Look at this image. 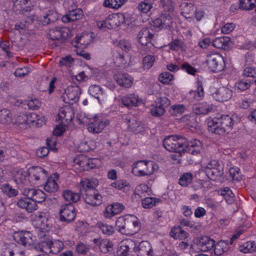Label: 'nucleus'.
<instances>
[{
  "mask_svg": "<svg viewBox=\"0 0 256 256\" xmlns=\"http://www.w3.org/2000/svg\"><path fill=\"white\" fill-rule=\"evenodd\" d=\"M187 138L181 136L170 135L163 140V146L169 152L183 153L184 148L188 146Z\"/></svg>",
  "mask_w": 256,
  "mask_h": 256,
  "instance_id": "nucleus-1",
  "label": "nucleus"
},
{
  "mask_svg": "<svg viewBox=\"0 0 256 256\" xmlns=\"http://www.w3.org/2000/svg\"><path fill=\"white\" fill-rule=\"evenodd\" d=\"M158 168V164L154 162L140 160L133 164L132 172L137 176H149Z\"/></svg>",
  "mask_w": 256,
  "mask_h": 256,
  "instance_id": "nucleus-2",
  "label": "nucleus"
},
{
  "mask_svg": "<svg viewBox=\"0 0 256 256\" xmlns=\"http://www.w3.org/2000/svg\"><path fill=\"white\" fill-rule=\"evenodd\" d=\"M124 22V16L122 14L109 15L104 20L97 22V26L100 28H108L113 29L116 28Z\"/></svg>",
  "mask_w": 256,
  "mask_h": 256,
  "instance_id": "nucleus-3",
  "label": "nucleus"
},
{
  "mask_svg": "<svg viewBox=\"0 0 256 256\" xmlns=\"http://www.w3.org/2000/svg\"><path fill=\"white\" fill-rule=\"evenodd\" d=\"M170 104V100L165 96L158 97L151 106L150 112L154 117H160L166 112V108Z\"/></svg>",
  "mask_w": 256,
  "mask_h": 256,
  "instance_id": "nucleus-4",
  "label": "nucleus"
},
{
  "mask_svg": "<svg viewBox=\"0 0 256 256\" xmlns=\"http://www.w3.org/2000/svg\"><path fill=\"white\" fill-rule=\"evenodd\" d=\"M206 62L209 68L214 72L221 71L224 68L223 58L218 53L207 54Z\"/></svg>",
  "mask_w": 256,
  "mask_h": 256,
  "instance_id": "nucleus-5",
  "label": "nucleus"
},
{
  "mask_svg": "<svg viewBox=\"0 0 256 256\" xmlns=\"http://www.w3.org/2000/svg\"><path fill=\"white\" fill-rule=\"evenodd\" d=\"M80 94L81 89L78 86L76 85L68 86L63 95L64 101L70 104H73L78 100Z\"/></svg>",
  "mask_w": 256,
  "mask_h": 256,
  "instance_id": "nucleus-6",
  "label": "nucleus"
},
{
  "mask_svg": "<svg viewBox=\"0 0 256 256\" xmlns=\"http://www.w3.org/2000/svg\"><path fill=\"white\" fill-rule=\"evenodd\" d=\"M60 220L67 223L72 222L76 217V213L74 206L66 204L61 206L59 210Z\"/></svg>",
  "mask_w": 256,
  "mask_h": 256,
  "instance_id": "nucleus-7",
  "label": "nucleus"
},
{
  "mask_svg": "<svg viewBox=\"0 0 256 256\" xmlns=\"http://www.w3.org/2000/svg\"><path fill=\"white\" fill-rule=\"evenodd\" d=\"M152 30L151 28H142L138 33L137 38L138 42L142 46H148L149 50L150 48H154V46L151 43V41L154 37Z\"/></svg>",
  "mask_w": 256,
  "mask_h": 256,
  "instance_id": "nucleus-8",
  "label": "nucleus"
},
{
  "mask_svg": "<svg viewBox=\"0 0 256 256\" xmlns=\"http://www.w3.org/2000/svg\"><path fill=\"white\" fill-rule=\"evenodd\" d=\"M122 121L128 125L130 130L135 134H138L144 130V124L136 120L132 114H124L122 116Z\"/></svg>",
  "mask_w": 256,
  "mask_h": 256,
  "instance_id": "nucleus-9",
  "label": "nucleus"
},
{
  "mask_svg": "<svg viewBox=\"0 0 256 256\" xmlns=\"http://www.w3.org/2000/svg\"><path fill=\"white\" fill-rule=\"evenodd\" d=\"M108 124V122L103 118L94 116L90 120L88 126V132L93 134H98L102 132L104 127Z\"/></svg>",
  "mask_w": 256,
  "mask_h": 256,
  "instance_id": "nucleus-10",
  "label": "nucleus"
},
{
  "mask_svg": "<svg viewBox=\"0 0 256 256\" xmlns=\"http://www.w3.org/2000/svg\"><path fill=\"white\" fill-rule=\"evenodd\" d=\"M13 238L16 242L25 246H30L34 242L32 234L27 231L15 232Z\"/></svg>",
  "mask_w": 256,
  "mask_h": 256,
  "instance_id": "nucleus-11",
  "label": "nucleus"
},
{
  "mask_svg": "<svg viewBox=\"0 0 256 256\" xmlns=\"http://www.w3.org/2000/svg\"><path fill=\"white\" fill-rule=\"evenodd\" d=\"M23 194L26 196L30 198L36 204L43 202L46 198V194L40 189L34 188H26L23 191Z\"/></svg>",
  "mask_w": 256,
  "mask_h": 256,
  "instance_id": "nucleus-12",
  "label": "nucleus"
},
{
  "mask_svg": "<svg viewBox=\"0 0 256 256\" xmlns=\"http://www.w3.org/2000/svg\"><path fill=\"white\" fill-rule=\"evenodd\" d=\"M174 20L169 14L162 13L153 21L154 26L160 28H168L172 26Z\"/></svg>",
  "mask_w": 256,
  "mask_h": 256,
  "instance_id": "nucleus-13",
  "label": "nucleus"
},
{
  "mask_svg": "<svg viewBox=\"0 0 256 256\" xmlns=\"http://www.w3.org/2000/svg\"><path fill=\"white\" fill-rule=\"evenodd\" d=\"M84 198L86 204L92 206L100 205L102 202V196L96 190H88Z\"/></svg>",
  "mask_w": 256,
  "mask_h": 256,
  "instance_id": "nucleus-14",
  "label": "nucleus"
},
{
  "mask_svg": "<svg viewBox=\"0 0 256 256\" xmlns=\"http://www.w3.org/2000/svg\"><path fill=\"white\" fill-rule=\"evenodd\" d=\"M69 30L64 27H55L49 30L48 35L52 40L65 39L68 37Z\"/></svg>",
  "mask_w": 256,
  "mask_h": 256,
  "instance_id": "nucleus-15",
  "label": "nucleus"
},
{
  "mask_svg": "<svg viewBox=\"0 0 256 256\" xmlns=\"http://www.w3.org/2000/svg\"><path fill=\"white\" fill-rule=\"evenodd\" d=\"M232 90L226 87H221L212 94V97L218 102H227L230 100L232 96Z\"/></svg>",
  "mask_w": 256,
  "mask_h": 256,
  "instance_id": "nucleus-16",
  "label": "nucleus"
},
{
  "mask_svg": "<svg viewBox=\"0 0 256 256\" xmlns=\"http://www.w3.org/2000/svg\"><path fill=\"white\" fill-rule=\"evenodd\" d=\"M16 205L18 208L25 210L28 212H32L38 208L37 204L28 196L19 198L16 202Z\"/></svg>",
  "mask_w": 256,
  "mask_h": 256,
  "instance_id": "nucleus-17",
  "label": "nucleus"
},
{
  "mask_svg": "<svg viewBox=\"0 0 256 256\" xmlns=\"http://www.w3.org/2000/svg\"><path fill=\"white\" fill-rule=\"evenodd\" d=\"M93 243L98 246L100 251L104 254L110 252L113 250V244L108 239L96 238L92 240Z\"/></svg>",
  "mask_w": 256,
  "mask_h": 256,
  "instance_id": "nucleus-18",
  "label": "nucleus"
},
{
  "mask_svg": "<svg viewBox=\"0 0 256 256\" xmlns=\"http://www.w3.org/2000/svg\"><path fill=\"white\" fill-rule=\"evenodd\" d=\"M122 104L128 108L137 106L142 103V100L138 95L135 94H130L124 96L121 98Z\"/></svg>",
  "mask_w": 256,
  "mask_h": 256,
  "instance_id": "nucleus-19",
  "label": "nucleus"
},
{
  "mask_svg": "<svg viewBox=\"0 0 256 256\" xmlns=\"http://www.w3.org/2000/svg\"><path fill=\"white\" fill-rule=\"evenodd\" d=\"M134 252L138 256H153L154 254L152 246L148 241H142L138 246L136 244Z\"/></svg>",
  "mask_w": 256,
  "mask_h": 256,
  "instance_id": "nucleus-20",
  "label": "nucleus"
},
{
  "mask_svg": "<svg viewBox=\"0 0 256 256\" xmlns=\"http://www.w3.org/2000/svg\"><path fill=\"white\" fill-rule=\"evenodd\" d=\"M136 244L132 240H127L123 242L118 250V256H128L132 250L134 252Z\"/></svg>",
  "mask_w": 256,
  "mask_h": 256,
  "instance_id": "nucleus-21",
  "label": "nucleus"
},
{
  "mask_svg": "<svg viewBox=\"0 0 256 256\" xmlns=\"http://www.w3.org/2000/svg\"><path fill=\"white\" fill-rule=\"evenodd\" d=\"M198 248L203 252H208L214 246V241L208 236H202L196 242Z\"/></svg>",
  "mask_w": 256,
  "mask_h": 256,
  "instance_id": "nucleus-22",
  "label": "nucleus"
},
{
  "mask_svg": "<svg viewBox=\"0 0 256 256\" xmlns=\"http://www.w3.org/2000/svg\"><path fill=\"white\" fill-rule=\"evenodd\" d=\"M31 0H12L13 2V10L16 12L24 13L30 11L32 8L30 6Z\"/></svg>",
  "mask_w": 256,
  "mask_h": 256,
  "instance_id": "nucleus-23",
  "label": "nucleus"
},
{
  "mask_svg": "<svg viewBox=\"0 0 256 256\" xmlns=\"http://www.w3.org/2000/svg\"><path fill=\"white\" fill-rule=\"evenodd\" d=\"M46 144L48 147H42L36 152V156L40 158H42L48 155L49 152V150H51L55 152L58 150L57 148L54 146L56 144V141L48 138L46 140Z\"/></svg>",
  "mask_w": 256,
  "mask_h": 256,
  "instance_id": "nucleus-24",
  "label": "nucleus"
},
{
  "mask_svg": "<svg viewBox=\"0 0 256 256\" xmlns=\"http://www.w3.org/2000/svg\"><path fill=\"white\" fill-rule=\"evenodd\" d=\"M116 226L119 232L123 234L132 235L131 226L128 220L123 218H120L116 222Z\"/></svg>",
  "mask_w": 256,
  "mask_h": 256,
  "instance_id": "nucleus-25",
  "label": "nucleus"
},
{
  "mask_svg": "<svg viewBox=\"0 0 256 256\" xmlns=\"http://www.w3.org/2000/svg\"><path fill=\"white\" fill-rule=\"evenodd\" d=\"M219 122H220V121L217 118L209 120L208 123V130L212 133L218 135H223L226 133V130H224V128H223L222 126L218 124Z\"/></svg>",
  "mask_w": 256,
  "mask_h": 256,
  "instance_id": "nucleus-26",
  "label": "nucleus"
},
{
  "mask_svg": "<svg viewBox=\"0 0 256 256\" xmlns=\"http://www.w3.org/2000/svg\"><path fill=\"white\" fill-rule=\"evenodd\" d=\"M187 142L188 144L186 148H184V150L183 153L188 152L192 154H196L200 153L202 146L200 141L196 139H194L189 142L187 140Z\"/></svg>",
  "mask_w": 256,
  "mask_h": 256,
  "instance_id": "nucleus-27",
  "label": "nucleus"
},
{
  "mask_svg": "<svg viewBox=\"0 0 256 256\" xmlns=\"http://www.w3.org/2000/svg\"><path fill=\"white\" fill-rule=\"evenodd\" d=\"M37 222L40 226V228L44 231H48L50 228L52 226V218L49 215L46 213L38 214Z\"/></svg>",
  "mask_w": 256,
  "mask_h": 256,
  "instance_id": "nucleus-28",
  "label": "nucleus"
},
{
  "mask_svg": "<svg viewBox=\"0 0 256 256\" xmlns=\"http://www.w3.org/2000/svg\"><path fill=\"white\" fill-rule=\"evenodd\" d=\"M114 80L119 85L125 88H130L133 84L132 78L128 74H118Z\"/></svg>",
  "mask_w": 256,
  "mask_h": 256,
  "instance_id": "nucleus-29",
  "label": "nucleus"
},
{
  "mask_svg": "<svg viewBox=\"0 0 256 256\" xmlns=\"http://www.w3.org/2000/svg\"><path fill=\"white\" fill-rule=\"evenodd\" d=\"M196 7L190 2H182L180 4V14L186 18H192L194 14Z\"/></svg>",
  "mask_w": 256,
  "mask_h": 256,
  "instance_id": "nucleus-30",
  "label": "nucleus"
},
{
  "mask_svg": "<svg viewBox=\"0 0 256 256\" xmlns=\"http://www.w3.org/2000/svg\"><path fill=\"white\" fill-rule=\"evenodd\" d=\"M28 174L31 179L38 180L46 176L47 172L41 167L33 166L29 168Z\"/></svg>",
  "mask_w": 256,
  "mask_h": 256,
  "instance_id": "nucleus-31",
  "label": "nucleus"
},
{
  "mask_svg": "<svg viewBox=\"0 0 256 256\" xmlns=\"http://www.w3.org/2000/svg\"><path fill=\"white\" fill-rule=\"evenodd\" d=\"M44 238L40 240V242L36 244L34 246L35 250L45 253H49L50 245L52 244V240L46 236L44 234Z\"/></svg>",
  "mask_w": 256,
  "mask_h": 256,
  "instance_id": "nucleus-32",
  "label": "nucleus"
},
{
  "mask_svg": "<svg viewBox=\"0 0 256 256\" xmlns=\"http://www.w3.org/2000/svg\"><path fill=\"white\" fill-rule=\"evenodd\" d=\"M82 11L81 9L77 8L69 12L68 14L64 15L62 18L64 23L75 21L80 19L82 16Z\"/></svg>",
  "mask_w": 256,
  "mask_h": 256,
  "instance_id": "nucleus-33",
  "label": "nucleus"
},
{
  "mask_svg": "<svg viewBox=\"0 0 256 256\" xmlns=\"http://www.w3.org/2000/svg\"><path fill=\"white\" fill-rule=\"evenodd\" d=\"M98 180L95 178L90 179L84 178L80 181V192H86L88 190H96V187L98 185Z\"/></svg>",
  "mask_w": 256,
  "mask_h": 256,
  "instance_id": "nucleus-34",
  "label": "nucleus"
},
{
  "mask_svg": "<svg viewBox=\"0 0 256 256\" xmlns=\"http://www.w3.org/2000/svg\"><path fill=\"white\" fill-rule=\"evenodd\" d=\"M124 209V206L120 203H114L108 206L106 210V216L110 218L121 212Z\"/></svg>",
  "mask_w": 256,
  "mask_h": 256,
  "instance_id": "nucleus-35",
  "label": "nucleus"
},
{
  "mask_svg": "<svg viewBox=\"0 0 256 256\" xmlns=\"http://www.w3.org/2000/svg\"><path fill=\"white\" fill-rule=\"evenodd\" d=\"M212 110V106L206 102L198 104L192 107V111L196 114H206Z\"/></svg>",
  "mask_w": 256,
  "mask_h": 256,
  "instance_id": "nucleus-36",
  "label": "nucleus"
},
{
  "mask_svg": "<svg viewBox=\"0 0 256 256\" xmlns=\"http://www.w3.org/2000/svg\"><path fill=\"white\" fill-rule=\"evenodd\" d=\"M203 170L209 179L214 181L220 180L223 175L222 168L212 170L204 169Z\"/></svg>",
  "mask_w": 256,
  "mask_h": 256,
  "instance_id": "nucleus-37",
  "label": "nucleus"
},
{
  "mask_svg": "<svg viewBox=\"0 0 256 256\" xmlns=\"http://www.w3.org/2000/svg\"><path fill=\"white\" fill-rule=\"evenodd\" d=\"M89 43L88 36L86 34H78L72 42L75 48H79V44L82 46V48H86Z\"/></svg>",
  "mask_w": 256,
  "mask_h": 256,
  "instance_id": "nucleus-38",
  "label": "nucleus"
},
{
  "mask_svg": "<svg viewBox=\"0 0 256 256\" xmlns=\"http://www.w3.org/2000/svg\"><path fill=\"white\" fill-rule=\"evenodd\" d=\"M59 120L68 124L74 118V112L70 108H66L60 110L58 114Z\"/></svg>",
  "mask_w": 256,
  "mask_h": 256,
  "instance_id": "nucleus-39",
  "label": "nucleus"
},
{
  "mask_svg": "<svg viewBox=\"0 0 256 256\" xmlns=\"http://www.w3.org/2000/svg\"><path fill=\"white\" fill-rule=\"evenodd\" d=\"M171 237L175 240H184L188 238V234L182 230L180 226L173 227L170 234Z\"/></svg>",
  "mask_w": 256,
  "mask_h": 256,
  "instance_id": "nucleus-40",
  "label": "nucleus"
},
{
  "mask_svg": "<svg viewBox=\"0 0 256 256\" xmlns=\"http://www.w3.org/2000/svg\"><path fill=\"white\" fill-rule=\"evenodd\" d=\"M230 39L228 36H223L215 38L212 42L213 46L217 48L226 50L228 48Z\"/></svg>",
  "mask_w": 256,
  "mask_h": 256,
  "instance_id": "nucleus-41",
  "label": "nucleus"
},
{
  "mask_svg": "<svg viewBox=\"0 0 256 256\" xmlns=\"http://www.w3.org/2000/svg\"><path fill=\"white\" fill-rule=\"evenodd\" d=\"M188 96L189 98H192L196 100H201L204 96V88L201 82H198L197 85L196 90H190Z\"/></svg>",
  "mask_w": 256,
  "mask_h": 256,
  "instance_id": "nucleus-42",
  "label": "nucleus"
},
{
  "mask_svg": "<svg viewBox=\"0 0 256 256\" xmlns=\"http://www.w3.org/2000/svg\"><path fill=\"white\" fill-rule=\"evenodd\" d=\"M217 118L220 121L218 124L222 126L223 128H224L226 132H229L232 129V126L234 124L233 120L232 118L228 115H222Z\"/></svg>",
  "mask_w": 256,
  "mask_h": 256,
  "instance_id": "nucleus-43",
  "label": "nucleus"
},
{
  "mask_svg": "<svg viewBox=\"0 0 256 256\" xmlns=\"http://www.w3.org/2000/svg\"><path fill=\"white\" fill-rule=\"evenodd\" d=\"M229 242L225 240H220L215 245L214 244V252L217 256H222L229 249Z\"/></svg>",
  "mask_w": 256,
  "mask_h": 256,
  "instance_id": "nucleus-44",
  "label": "nucleus"
},
{
  "mask_svg": "<svg viewBox=\"0 0 256 256\" xmlns=\"http://www.w3.org/2000/svg\"><path fill=\"white\" fill-rule=\"evenodd\" d=\"M62 196L64 200L68 202L70 204L77 202L80 198L79 192H74L68 190L64 191Z\"/></svg>",
  "mask_w": 256,
  "mask_h": 256,
  "instance_id": "nucleus-45",
  "label": "nucleus"
},
{
  "mask_svg": "<svg viewBox=\"0 0 256 256\" xmlns=\"http://www.w3.org/2000/svg\"><path fill=\"white\" fill-rule=\"evenodd\" d=\"M13 118L11 112L8 109L0 110V122L4 124H9L13 122Z\"/></svg>",
  "mask_w": 256,
  "mask_h": 256,
  "instance_id": "nucleus-46",
  "label": "nucleus"
},
{
  "mask_svg": "<svg viewBox=\"0 0 256 256\" xmlns=\"http://www.w3.org/2000/svg\"><path fill=\"white\" fill-rule=\"evenodd\" d=\"M154 0H143L138 6V10L140 12L146 14L152 8Z\"/></svg>",
  "mask_w": 256,
  "mask_h": 256,
  "instance_id": "nucleus-47",
  "label": "nucleus"
},
{
  "mask_svg": "<svg viewBox=\"0 0 256 256\" xmlns=\"http://www.w3.org/2000/svg\"><path fill=\"white\" fill-rule=\"evenodd\" d=\"M14 180L16 182H21L25 184L26 178L29 176L28 171H26L22 169H20L14 171Z\"/></svg>",
  "mask_w": 256,
  "mask_h": 256,
  "instance_id": "nucleus-48",
  "label": "nucleus"
},
{
  "mask_svg": "<svg viewBox=\"0 0 256 256\" xmlns=\"http://www.w3.org/2000/svg\"><path fill=\"white\" fill-rule=\"evenodd\" d=\"M128 0H104L103 5L106 8L113 9H118L123 6Z\"/></svg>",
  "mask_w": 256,
  "mask_h": 256,
  "instance_id": "nucleus-49",
  "label": "nucleus"
},
{
  "mask_svg": "<svg viewBox=\"0 0 256 256\" xmlns=\"http://www.w3.org/2000/svg\"><path fill=\"white\" fill-rule=\"evenodd\" d=\"M89 94L94 98H97L98 101L102 98L103 90L101 87L98 85H92L90 86L88 89Z\"/></svg>",
  "mask_w": 256,
  "mask_h": 256,
  "instance_id": "nucleus-50",
  "label": "nucleus"
},
{
  "mask_svg": "<svg viewBox=\"0 0 256 256\" xmlns=\"http://www.w3.org/2000/svg\"><path fill=\"white\" fill-rule=\"evenodd\" d=\"M0 189L4 194L10 198L15 196L18 193V190L13 188L9 184H4L1 186Z\"/></svg>",
  "mask_w": 256,
  "mask_h": 256,
  "instance_id": "nucleus-51",
  "label": "nucleus"
},
{
  "mask_svg": "<svg viewBox=\"0 0 256 256\" xmlns=\"http://www.w3.org/2000/svg\"><path fill=\"white\" fill-rule=\"evenodd\" d=\"M220 194L222 195L225 199V200L228 204H232L234 201V194L231 190L228 188H224L220 190Z\"/></svg>",
  "mask_w": 256,
  "mask_h": 256,
  "instance_id": "nucleus-52",
  "label": "nucleus"
},
{
  "mask_svg": "<svg viewBox=\"0 0 256 256\" xmlns=\"http://www.w3.org/2000/svg\"><path fill=\"white\" fill-rule=\"evenodd\" d=\"M160 6L164 11L172 12L174 10L176 4L173 0H160Z\"/></svg>",
  "mask_w": 256,
  "mask_h": 256,
  "instance_id": "nucleus-53",
  "label": "nucleus"
},
{
  "mask_svg": "<svg viewBox=\"0 0 256 256\" xmlns=\"http://www.w3.org/2000/svg\"><path fill=\"white\" fill-rule=\"evenodd\" d=\"M240 251L244 253L256 252V244L254 242H248L240 246Z\"/></svg>",
  "mask_w": 256,
  "mask_h": 256,
  "instance_id": "nucleus-54",
  "label": "nucleus"
},
{
  "mask_svg": "<svg viewBox=\"0 0 256 256\" xmlns=\"http://www.w3.org/2000/svg\"><path fill=\"white\" fill-rule=\"evenodd\" d=\"M193 180V175L190 172L184 173L179 178V184L183 187H186Z\"/></svg>",
  "mask_w": 256,
  "mask_h": 256,
  "instance_id": "nucleus-55",
  "label": "nucleus"
},
{
  "mask_svg": "<svg viewBox=\"0 0 256 256\" xmlns=\"http://www.w3.org/2000/svg\"><path fill=\"white\" fill-rule=\"evenodd\" d=\"M64 244L60 240H54L52 242L49 253L52 254H57L59 253L63 248Z\"/></svg>",
  "mask_w": 256,
  "mask_h": 256,
  "instance_id": "nucleus-56",
  "label": "nucleus"
},
{
  "mask_svg": "<svg viewBox=\"0 0 256 256\" xmlns=\"http://www.w3.org/2000/svg\"><path fill=\"white\" fill-rule=\"evenodd\" d=\"M58 188V184L52 179H48L44 186V190L49 192H54L57 191Z\"/></svg>",
  "mask_w": 256,
  "mask_h": 256,
  "instance_id": "nucleus-57",
  "label": "nucleus"
},
{
  "mask_svg": "<svg viewBox=\"0 0 256 256\" xmlns=\"http://www.w3.org/2000/svg\"><path fill=\"white\" fill-rule=\"evenodd\" d=\"M97 226L101 230L104 234L108 236L111 235L114 232V228L106 224L98 222L97 224Z\"/></svg>",
  "mask_w": 256,
  "mask_h": 256,
  "instance_id": "nucleus-58",
  "label": "nucleus"
},
{
  "mask_svg": "<svg viewBox=\"0 0 256 256\" xmlns=\"http://www.w3.org/2000/svg\"><path fill=\"white\" fill-rule=\"evenodd\" d=\"M240 8L244 10H252L256 6V0H240Z\"/></svg>",
  "mask_w": 256,
  "mask_h": 256,
  "instance_id": "nucleus-59",
  "label": "nucleus"
},
{
  "mask_svg": "<svg viewBox=\"0 0 256 256\" xmlns=\"http://www.w3.org/2000/svg\"><path fill=\"white\" fill-rule=\"evenodd\" d=\"M185 110V107L183 104L174 105L171 106L170 112L174 116H178L182 114Z\"/></svg>",
  "mask_w": 256,
  "mask_h": 256,
  "instance_id": "nucleus-60",
  "label": "nucleus"
},
{
  "mask_svg": "<svg viewBox=\"0 0 256 256\" xmlns=\"http://www.w3.org/2000/svg\"><path fill=\"white\" fill-rule=\"evenodd\" d=\"M174 76L168 72H164L159 76V80L164 84H169L173 80Z\"/></svg>",
  "mask_w": 256,
  "mask_h": 256,
  "instance_id": "nucleus-61",
  "label": "nucleus"
},
{
  "mask_svg": "<svg viewBox=\"0 0 256 256\" xmlns=\"http://www.w3.org/2000/svg\"><path fill=\"white\" fill-rule=\"evenodd\" d=\"M252 82L248 80H242L236 84V86L238 90L244 91L249 88Z\"/></svg>",
  "mask_w": 256,
  "mask_h": 256,
  "instance_id": "nucleus-62",
  "label": "nucleus"
},
{
  "mask_svg": "<svg viewBox=\"0 0 256 256\" xmlns=\"http://www.w3.org/2000/svg\"><path fill=\"white\" fill-rule=\"evenodd\" d=\"M148 187L146 184H140L138 186L134 191L136 194L138 195L140 197L145 196L144 194L148 191Z\"/></svg>",
  "mask_w": 256,
  "mask_h": 256,
  "instance_id": "nucleus-63",
  "label": "nucleus"
},
{
  "mask_svg": "<svg viewBox=\"0 0 256 256\" xmlns=\"http://www.w3.org/2000/svg\"><path fill=\"white\" fill-rule=\"evenodd\" d=\"M242 75L246 77H252L255 80L254 82L256 84V69L252 67H247L243 71Z\"/></svg>",
  "mask_w": 256,
  "mask_h": 256,
  "instance_id": "nucleus-64",
  "label": "nucleus"
}]
</instances>
